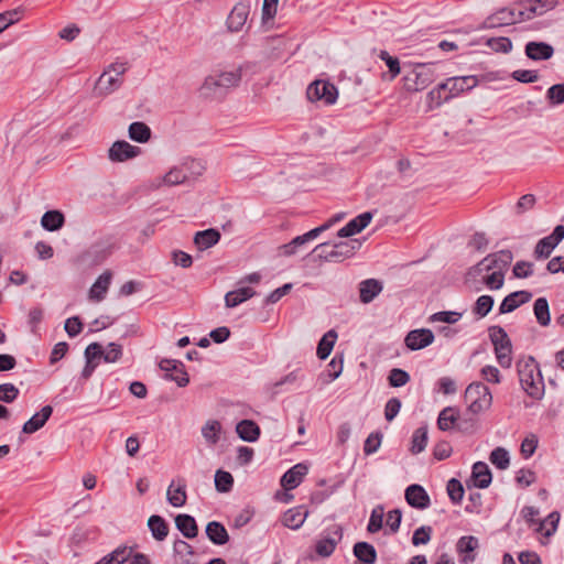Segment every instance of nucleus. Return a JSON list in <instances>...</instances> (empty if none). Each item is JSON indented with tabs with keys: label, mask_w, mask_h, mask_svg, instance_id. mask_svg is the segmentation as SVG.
I'll return each mask as SVG.
<instances>
[{
	"label": "nucleus",
	"mask_w": 564,
	"mask_h": 564,
	"mask_svg": "<svg viewBox=\"0 0 564 564\" xmlns=\"http://www.w3.org/2000/svg\"><path fill=\"white\" fill-rule=\"evenodd\" d=\"M307 473V467L303 464H296L290 468L281 478V486L285 490H292L296 488L303 480V477Z\"/></svg>",
	"instance_id": "nucleus-24"
},
{
	"label": "nucleus",
	"mask_w": 564,
	"mask_h": 564,
	"mask_svg": "<svg viewBox=\"0 0 564 564\" xmlns=\"http://www.w3.org/2000/svg\"><path fill=\"white\" fill-rule=\"evenodd\" d=\"M564 238V226L557 225L550 236L540 239L534 248L535 259H547Z\"/></svg>",
	"instance_id": "nucleus-12"
},
{
	"label": "nucleus",
	"mask_w": 564,
	"mask_h": 564,
	"mask_svg": "<svg viewBox=\"0 0 564 564\" xmlns=\"http://www.w3.org/2000/svg\"><path fill=\"white\" fill-rule=\"evenodd\" d=\"M489 337L498 364L503 368H509L512 364V345L507 332L500 326H492L489 328Z\"/></svg>",
	"instance_id": "nucleus-6"
},
{
	"label": "nucleus",
	"mask_w": 564,
	"mask_h": 564,
	"mask_svg": "<svg viewBox=\"0 0 564 564\" xmlns=\"http://www.w3.org/2000/svg\"><path fill=\"white\" fill-rule=\"evenodd\" d=\"M220 239L218 230L209 228L195 234L194 243L199 250H206L215 246Z\"/></svg>",
	"instance_id": "nucleus-32"
},
{
	"label": "nucleus",
	"mask_w": 564,
	"mask_h": 564,
	"mask_svg": "<svg viewBox=\"0 0 564 564\" xmlns=\"http://www.w3.org/2000/svg\"><path fill=\"white\" fill-rule=\"evenodd\" d=\"M175 525L181 533L187 538L193 539L198 534V527L195 519L189 514H178L175 517Z\"/></svg>",
	"instance_id": "nucleus-33"
},
{
	"label": "nucleus",
	"mask_w": 564,
	"mask_h": 564,
	"mask_svg": "<svg viewBox=\"0 0 564 564\" xmlns=\"http://www.w3.org/2000/svg\"><path fill=\"white\" fill-rule=\"evenodd\" d=\"M308 516V511L302 507H295L284 512L282 523L286 528L296 530L301 528Z\"/></svg>",
	"instance_id": "nucleus-27"
},
{
	"label": "nucleus",
	"mask_w": 564,
	"mask_h": 564,
	"mask_svg": "<svg viewBox=\"0 0 564 564\" xmlns=\"http://www.w3.org/2000/svg\"><path fill=\"white\" fill-rule=\"evenodd\" d=\"M491 464H494L498 469H507L510 465V457L503 447H496L489 456Z\"/></svg>",
	"instance_id": "nucleus-47"
},
{
	"label": "nucleus",
	"mask_w": 564,
	"mask_h": 564,
	"mask_svg": "<svg viewBox=\"0 0 564 564\" xmlns=\"http://www.w3.org/2000/svg\"><path fill=\"white\" fill-rule=\"evenodd\" d=\"M524 52L528 58L540 62L550 59L554 54V48L549 43L532 41L525 44Z\"/></svg>",
	"instance_id": "nucleus-17"
},
{
	"label": "nucleus",
	"mask_w": 564,
	"mask_h": 564,
	"mask_svg": "<svg viewBox=\"0 0 564 564\" xmlns=\"http://www.w3.org/2000/svg\"><path fill=\"white\" fill-rule=\"evenodd\" d=\"M187 176L183 170L174 167L170 170L164 176V183L167 185H178L186 181Z\"/></svg>",
	"instance_id": "nucleus-62"
},
{
	"label": "nucleus",
	"mask_w": 564,
	"mask_h": 564,
	"mask_svg": "<svg viewBox=\"0 0 564 564\" xmlns=\"http://www.w3.org/2000/svg\"><path fill=\"white\" fill-rule=\"evenodd\" d=\"M382 290V284L376 279H368L359 284L360 301L370 303Z\"/></svg>",
	"instance_id": "nucleus-29"
},
{
	"label": "nucleus",
	"mask_w": 564,
	"mask_h": 564,
	"mask_svg": "<svg viewBox=\"0 0 564 564\" xmlns=\"http://www.w3.org/2000/svg\"><path fill=\"white\" fill-rule=\"evenodd\" d=\"M511 77L517 82L529 84L536 82L539 74L536 70L517 69L512 72Z\"/></svg>",
	"instance_id": "nucleus-60"
},
{
	"label": "nucleus",
	"mask_w": 564,
	"mask_h": 564,
	"mask_svg": "<svg viewBox=\"0 0 564 564\" xmlns=\"http://www.w3.org/2000/svg\"><path fill=\"white\" fill-rule=\"evenodd\" d=\"M111 252V246L95 245L84 254V259L90 264L97 265L104 262Z\"/></svg>",
	"instance_id": "nucleus-36"
},
{
	"label": "nucleus",
	"mask_w": 564,
	"mask_h": 564,
	"mask_svg": "<svg viewBox=\"0 0 564 564\" xmlns=\"http://www.w3.org/2000/svg\"><path fill=\"white\" fill-rule=\"evenodd\" d=\"M517 367L519 380L525 393L534 400L542 399L545 386L540 366L534 357L522 358L518 361Z\"/></svg>",
	"instance_id": "nucleus-1"
},
{
	"label": "nucleus",
	"mask_w": 564,
	"mask_h": 564,
	"mask_svg": "<svg viewBox=\"0 0 564 564\" xmlns=\"http://www.w3.org/2000/svg\"><path fill=\"white\" fill-rule=\"evenodd\" d=\"M140 153L141 149L139 147L131 145L129 142L123 140H118L109 148L108 159L116 163L124 162L138 156Z\"/></svg>",
	"instance_id": "nucleus-14"
},
{
	"label": "nucleus",
	"mask_w": 564,
	"mask_h": 564,
	"mask_svg": "<svg viewBox=\"0 0 564 564\" xmlns=\"http://www.w3.org/2000/svg\"><path fill=\"white\" fill-rule=\"evenodd\" d=\"M159 367L165 372V378L175 381L178 387H185L188 384L189 378L182 361L162 359Z\"/></svg>",
	"instance_id": "nucleus-13"
},
{
	"label": "nucleus",
	"mask_w": 564,
	"mask_h": 564,
	"mask_svg": "<svg viewBox=\"0 0 564 564\" xmlns=\"http://www.w3.org/2000/svg\"><path fill=\"white\" fill-rule=\"evenodd\" d=\"M254 295L256 291L252 288L243 286L238 290L227 292L225 295V305L229 308L236 307Z\"/></svg>",
	"instance_id": "nucleus-28"
},
{
	"label": "nucleus",
	"mask_w": 564,
	"mask_h": 564,
	"mask_svg": "<svg viewBox=\"0 0 564 564\" xmlns=\"http://www.w3.org/2000/svg\"><path fill=\"white\" fill-rule=\"evenodd\" d=\"M206 535L214 544L217 545H224L229 541V534L226 528L218 521L207 523Z\"/></svg>",
	"instance_id": "nucleus-30"
},
{
	"label": "nucleus",
	"mask_w": 564,
	"mask_h": 564,
	"mask_svg": "<svg viewBox=\"0 0 564 564\" xmlns=\"http://www.w3.org/2000/svg\"><path fill=\"white\" fill-rule=\"evenodd\" d=\"M241 80V70L223 72L217 75H209L205 78L200 91L205 96L216 94L219 89L235 87Z\"/></svg>",
	"instance_id": "nucleus-8"
},
{
	"label": "nucleus",
	"mask_w": 564,
	"mask_h": 564,
	"mask_svg": "<svg viewBox=\"0 0 564 564\" xmlns=\"http://www.w3.org/2000/svg\"><path fill=\"white\" fill-rule=\"evenodd\" d=\"M475 487L485 489L491 482V471L486 463L477 462L473 466Z\"/></svg>",
	"instance_id": "nucleus-35"
},
{
	"label": "nucleus",
	"mask_w": 564,
	"mask_h": 564,
	"mask_svg": "<svg viewBox=\"0 0 564 564\" xmlns=\"http://www.w3.org/2000/svg\"><path fill=\"white\" fill-rule=\"evenodd\" d=\"M494 306V299L490 295H481L477 299L473 308L474 314L485 317Z\"/></svg>",
	"instance_id": "nucleus-52"
},
{
	"label": "nucleus",
	"mask_w": 564,
	"mask_h": 564,
	"mask_svg": "<svg viewBox=\"0 0 564 564\" xmlns=\"http://www.w3.org/2000/svg\"><path fill=\"white\" fill-rule=\"evenodd\" d=\"M434 79L435 74L430 64H416L404 75L403 86L406 91L416 93L425 89Z\"/></svg>",
	"instance_id": "nucleus-5"
},
{
	"label": "nucleus",
	"mask_w": 564,
	"mask_h": 564,
	"mask_svg": "<svg viewBox=\"0 0 564 564\" xmlns=\"http://www.w3.org/2000/svg\"><path fill=\"white\" fill-rule=\"evenodd\" d=\"M306 96L311 101H323L329 106L336 102L338 90L334 84L317 79L308 85Z\"/></svg>",
	"instance_id": "nucleus-10"
},
{
	"label": "nucleus",
	"mask_w": 564,
	"mask_h": 564,
	"mask_svg": "<svg viewBox=\"0 0 564 564\" xmlns=\"http://www.w3.org/2000/svg\"><path fill=\"white\" fill-rule=\"evenodd\" d=\"M521 2L523 11L525 15H528L525 21L531 20L536 15H542L546 11L555 8L557 3L556 0H525Z\"/></svg>",
	"instance_id": "nucleus-22"
},
{
	"label": "nucleus",
	"mask_w": 564,
	"mask_h": 564,
	"mask_svg": "<svg viewBox=\"0 0 564 564\" xmlns=\"http://www.w3.org/2000/svg\"><path fill=\"white\" fill-rule=\"evenodd\" d=\"M128 132H129L130 139H132L133 141L140 142V143H144V142L149 141L151 138L150 128L144 122H141V121L132 122L129 126Z\"/></svg>",
	"instance_id": "nucleus-43"
},
{
	"label": "nucleus",
	"mask_w": 564,
	"mask_h": 564,
	"mask_svg": "<svg viewBox=\"0 0 564 564\" xmlns=\"http://www.w3.org/2000/svg\"><path fill=\"white\" fill-rule=\"evenodd\" d=\"M383 516H384V512H383L382 506H377L376 508L372 509L370 519H369V523L367 525V531L369 533H377L378 531H380L382 529Z\"/></svg>",
	"instance_id": "nucleus-49"
},
{
	"label": "nucleus",
	"mask_w": 564,
	"mask_h": 564,
	"mask_svg": "<svg viewBox=\"0 0 564 564\" xmlns=\"http://www.w3.org/2000/svg\"><path fill=\"white\" fill-rule=\"evenodd\" d=\"M462 317V314L458 312H452V311H444V312H437L434 313L430 319L432 322H442L447 324H455L458 322Z\"/></svg>",
	"instance_id": "nucleus-58"
},
{
	"label": "nucleus",
	"mask_w": 564,
	"mask_h": 564,
	"mask_svg": "<svg viewBox=\"0 0 564 564\" xmlns=\"http://www.w3.org/2000/svg\"><path fill=\"white\" fill-rule=\"evenodd\" d=\"M475 422L469 419L460 420L459 410L454 406L444 408L437 419V426L441 431H449L457 427L459 431H467L469 427H474Z\"/></svg>",
	"instance_id": "nucleus-11"
},
{
	"label": "nucleus",
	"mask_w": 564,
	"mask_h": 564,
	"mask_svg": "<svg viewBox=\"0 0 564 564\" xmlns=\"http://www.w3.org/2000/svg\"><path fill=\"white\" fill-rule=\"evenodd\" d=\"M249 15V6L245 3H237L227 19L228 29L231 32H238L246 24Z\"/></svg>",
	"instance_id": "nucleus-23"
},
{
	"label": "nucleus",
	"mask_w": 564,
	"mask_h": 564,
	"mask_svg": "<svg viewBox=\"0 0 564 564\" xmlns=\"http://www.w3.org/2000/svg\"><path fill=\"white\" fill-rule=\"evenodd\" d=\"M337 334L334 329L328 330L319 340L317 346V356L319 359H326L335 345Z\"/></svg>",
	"instance_id": "nucleus-44"
},
{
	"label": "nucleus",
	"mask_w": 564,
	"mask_h": 564,
	"mask_svg": "<svg viewBox=\"0 0 564 564\" xmlns=\"http://www.w3.org/2000/svg\"><path fill=\"white\" fill-rule=\"evenodd\" d=\"M445 84L447 86L449 96L453 98L466 90H470L476 87L478 79L476 76H457L447 78Z\"/></svg>",
	"instance_id": "nucleus-16"
},
{
	"label": "nucleus",
	"mask_w": 564,
	"mask_h": 564,
	"mask_svg": "<svg viewBox=\"0 0 564 564\" xmlns=\"http://www.w3.org/2000/svg\"><path fill=\"white\" fill-rule=\"evenodd\" d=\"M65 223L64 215L58 210H48L44 213L41 225L48 231H55L63 227Z\"/></svg>",
	"instance_id": "nucleus-41"
},
{
	"label": "nucleus",
	"mask_w": 564,
	"mask_h": 564,
	"mask_svg": "<svg viewBox=\"0 0 564 564\" xmlns=\"http://www.w3.org/2000/svg\"><path fill=\"white\" fill-rule=\"evenodd\" d=\"M372 213L366 212L351 219L346 226L340 228L337 232L338 237H351L364 230L371 221Z\"/></svg>",
	"instance_id": "nucleus-20"
},
{
	"label": "nucleus",
	"mask_w": 564,
	"mask_h": 564,
	"mask_svg": "<svg viewBox=\"0 0 564 564\" xmlns=\"http://www.w3.org/2000/svg\"><path fill=\"white\" fill-rule=\"evenodd\" d=\"M534 315L536 318V322L545 327L550 325L551 322V315H550V306L549 302L545 297H539L535 300L533 305Z\"/></svg>",
	"instance_id": "nucleus-42"
},
{
	"label": "nucleus",
	"mask_w": 564,
	"mask_h": 564,
	"mask_svg": "<svg viewBox=\"0 0 564 564\" xmlns=\"http://www.w3.org/2000/svg\"><path fill=\"white\" fill-rule=\"evenodd\" d=\"M525 15L522 2L514 3L507 8H501L495 13L490 14L484 22V28L495 29L516 24L525 21Z\"/></svg>",
	"instance_id": "nucleus-4"
},
{
	"label": "nucleus",
	"mask_w": 564,
	"mask_h": 564,
	"mask_svg": "<svg viewBox=\"0 0 564 564\" xmlns=\"http://www.w3.org/2000/svg\"><path fill=\"white\" fill-rule=\"evenodd\" d=\"M427 106L430 109L440 107L443 102L449 100L452 97L449 96V93L447 91V86L444 83H441L437 85L434 89H432L427 94Z\"/></svg>",
	"instance_id": "nucleus-38"
},
{
	"label": "nucleus",
	"mask_w": 564,
	"mask_h": 564,
	"mask_svg": "<svg viewBox=\"0 0 564 564\" xmlns=\"http://www.w3.org/2000/svg\"><path fill=\"white\" fill-rule=\"evenodd\" d=\"M52 413L53 408L51 405L43 406L40 412L35 413L23 424L22 432L25 434L35 433L45 425Z\"/></svg>",
	"instance_id": "nucleus-25"
},
{
	"label": "nucleus",
	"mask_w": 564,
	"mask_h": 564,
	"mask_svg": "<svg viewBox=\"0 0 564 564\" xmlns=\"http://www.w3.org/2000/svg\"><path fill=\"white\" fill-rule=\"evenodd\" d=\"M148 527L158 541H163L169 534V525L161 516H151L148 520Z\"/></svg>",
	"instance_id": "nucleus-39"
},
{
	"label": "nucleus",
	"mask_w": 564,
	"mask_h": 564,
	"mask_svg": "<svg viewBox=\"0 0 564 564\" xmlns=\"http://www.w3.org/2000/svg\"><path fill=\"white\" fill-rule=\"evenodd\" d=\"M127 70L126 64H111L98 78L95 91L98 95H109L117 90L122 84V75Z\"/></svg>",
	"instance_id": "nucleus-7"
},
{
	"label": "nucleus",
	"mask_w": 564,
	"mask_h": 564,
	"mask_svg": "<svg viewBox=\"0 0 564 564\" xmlns=\"http://www.w3.org/2000/svg\"><path fill=\"white\" fill-rule=\"evenodd\" d=\"M410 381V375L400 368H393L388 376V382L393 388L405 386Z\"/></svg>",
	"instance_id": "nucleus-50"
},
{
	"label": "nucleus",
	"mask_w": 564,
	"mask_h": 564,
	"mask_svg": "<svg viewBox=\"0 0 564 564\" xmlns=\"http://www.w3.org/2000/svg\"><path fill=\"white\" fill-rule=\"evenodd\" d=\"M343 538V528L334 525L333 536L324 538L316 542L315 551L319 556L327 557L333 554L336 545Z\"/></svg>",
	"instance_id": "nucleus-21"
},
{
	"label": "nucleus",
	"mask_w": 564,
	"mask_h": 564,
	"mask_svg": "<svg viewBox=\"0 0 564 564\" xmlns=\"http://www.w3.org/2000/svg\"><path fill=\"white\" fill-rule=\"evenodd\" d=\"M427 444V429L426 427H420L415 430L412 436V446L411 452L412 454H419L423 452Z\"/></svg>",
	"instance_id": "nucleus-48"
},
{
	"label": "nucleus",
	"mask_w": 564,
	"mask_h": 564,
	"mask_svg": "<svg viewBox=\"0 0 564 564\" xmlns=\"http://www.w3.org/2000/svg\"><path fill=\"white\" fill-rule=\"evenodd\" d=\"M362 242L360 239H350L347 241H340L330 246L329 243H321L315 248L318 251V258L329 262H340L347 258H350L355 252L360 249Z\"/></svg>",
	"instance_id": "nucleus-2"
},
{
	"label": "nucleus",
	"mask_w": 564,
	"mask_h": 564,
	"mask_svg": "<svg viewBox=\"0 0 564 564\" xmlns=\"http://www.w3.org/2000/svg\"><path fill=\"white\" fill-rule=\"evenodd\" d=\"M382 434L380 432L371 433L365 441L364 452L366 455L373 454L381 445Z\"/></svg>",
	"instance_id": "nucleus-57"
},
{
	"label": "nucleus",
	"mask_w": 564,
	"mask_h": 564,
	"mask_svg": "<svg viewBox=\"0 0 564 564\" xmlns=\"http://www.w3.org/2000/svg\"><path fill=\"white\" fill-rule=\"evenodd\" d=\"M513 260V254L510 250H500L488 254L479 261L470 272L480 273L482 271H500L505 274Z\"/></svg>",
	"instance_id": "nucleus-9"
},
{
	"label": "nucleus",
	"mask_w": 564,
	"mask_h": 564,
	"mask_svg": "<svg viewBox=\"0 0 564 564\" xmlns=\"http://www.w3.org/2000/svg\"><path fill=\"white\" fill-rule=\"evenodd\" d=\"M406 502L416 509H425L430 506V497L425 489L420 485H411L405 489Z\"/></svg>",
	"instance_id": "nucleus-19"
},
{
	"label": "nucleus",
	"mask_w": 564,
	"mask_h": 564,
	"mask_svg": "<svg viewBox=\"0 0 564 564\" xmlns=\"http://www.w3.org/2000/svg\"><path fill=\"white\" fill-rule=\"evenodd\" d=\"M478 547V540L473 536H462L457 542V551L462 554H466L463 558L465 563L473 562L475 554L473 552Z\"/></svg>",
	"instance_id": "nucleus-40"
},
{
	"label": "nucleus",
	"mask_w": 564,
	"mask_h": 564,
	"mask_svg": "<svg viewBox=\"0 0 564 564\" xmlns=\"http://www.w3.org/2000/svg\"><path fill=\"white\" fill-rule=\"evenodd\" d=\"M220 431H221V425L216 420L208 421L202 427V434H203L204 438L212 445H215L219 441Z\"/></svg>",
	"instance_id": "nucleus-45"
},
{
	"label": "nucleus",
	"mask_w": 564,
	"mask_h": 564,
	"mask_svg": "<svg viewBox=\"0 0 564 564\" xmlns=\"http://www.w3.org/2000/svg\"><path fill=\"white\" fill-rule=\"evenodd\" d=\"M174 481L167 488V501L173 507H183L186 503V485L184 479L177 480V488L173 489Z\"/></svg>",
	"instance_id": "nucleus-34"
},
{
	"label": "nucleus",
	"mask_w": 564,
	"mask_h": 564,
	"mask_svg": "<svg viewBox=\"0 0 564 564\" xmlns=\"http://www.w3.org/2000/svg\"><path fill=\"white\" fill-rule=\"evenodd\" d=\"M487 46L497 53H509L512 50V42L509 37H491L487 41Z\"/></svg>",
	"instance_id": "nucleus-51"
},
{
	"label": "nucleus",
	"mask_w": 564,
	"mask_h": 564,
	"mask_svg": "<svg viewBox=\"0 0 564 564\" xmlns=\"http://www.w3.org/2000/svg\"><path fill=\"white\" fill-rule=\"evenodd\" d=\"M538 438L535 435L532 434L522 441L520 452L524 458H529L534 454Z\"/></svg>",
	"instance_id": "nucleus-64"
},
{
	"label": "nucleus",
	"mask_w": 564,
	"mask_h": 564,
	"mask_svg": "<svg viewBox=\"0 0 564 564\" xmlns=\"http://www.w3.org/2000/svg\"><path fill=\"white\" fill-rule=\"evenodd\" d=\"M354 554L365 564H372L377 560L376 549L368 542H357L354 545Z\"/></svg>",
	"instance_id": "nucleus-37"
},
{
	"label": "nucleus",
	"mask_w": 564,
	"mask_h": 564,
	"mask_svg": "<svg viewBox=\"0 0 564 564\" xmlns=\"http://www.w3.org/2000/svg\"><path fill=\"white\" fill-rule=\"evenodd\" d=\"M112 273L107 270L100 274L89 290V299L94 301H102L111 283Z\"/></svg>",
	"instance_id": "nucleus-26"
},
{
	"label": "nucleus",
	"mask_w": 564,
	"mask_h": 564,
	"mask_svg": "<svg viewBox=\"0 0 564 564\" xmlns=\"http://www.w3.org/2000/svg\"><path fill=\"white\" fill-rule=\"evenodd\" d=\"M20 20V11L18 9L9 10L3 13H0V33L14 24Z\"/></svg>",
	"instance_id": "nucleus-61"
},
{
	"label": "nucleus",
	"mask_w": 564,
	"mask_h": 564,
	"mask_svg": "<svg viewBox=\"0 0 564 564\" xmlns=\"http://www.w3.org/2000/svg\"><path fill=\"white\" fill-rule=\"evenodd\" d=\"M532 299L529 291H516L507 295L500 304L499 312L501 314L511 313L522 304L528 303Z\"/></svg>",
	"instance_id": "nucleus-18"
},
{
	"label": "nucleus",
	"mask_w": 564,
	"mask_h": 564,
	"mask_svg": "<svg viewBox=\"0 0 564 564\" xmlns=\"http://www.w3.org/2000/svg\"><path fill=\"white\" fill-rule=\"evenodd\" d=\"M432 528L427 525H423L417 528L412 536L413 545L417 546L421 544H426L431 540Z\"/></svg>",
	"instance_id": "nucleus-59"
},
{
	"label": "nucleus",
	"mask_w": 564,
	"mask_h": 564,
	"mask_svg": "<svg viewBox=\"0 0 564 564\" xmlns=\"http://www.w3.org/2000/svg\"><path fill=\"white\" fill-rule=\"evenodd\" d=\"M434 334L429 328H419L410 330L405 338L404 344L410 350H420L430 346L434 341Z\"/></svg>",
	"instance_id": "nucleus-15"
},
{
	"label": "nucleus",
	"mask_w": 564,
	"mask_h": 564,
	"mask_svg": "<svg viewBox=\"0 0 564 564\" xmlns=\"http://www.w3.org/2000/svg\"><path fill=\"white\" fill-rule=\"evenodd\" d=\"M238 436L246 442H254L259 438L260 427L251 420H242L236 426Z\"/></svg>",
	"instance_id": "nucleus-31"
},
{
	"label": "nucleus",
	"mask_w": 564,
	"mask_h": 564,
	"mask_svg": "<svg viewBox=\"0 0 564 564\" xmlns=\"http://www.w3.org/2000/svg\"><path fill=\"white\" fill-rule=\"evenodd\" d=\"M234 485V477L225 470H217L215 474V487L219 492H229Z\"/></svg>",
	"instance_id": "nucleus-46"
},
{
	"label": "nucleus",
	"mask_w": 564,
	"mask_h": 564,
	"mask_svg": "<svg viewBox=\"0 0 564 564\" xmlns=\"http://www.w3.org/2000/svg\"><path fill=\"white\" fill-rule=\"evenodd\" d=\"M447 494L454 503H459L464 497V487L462 482L455 478H452L447 482Z\"/></svg>",
	"instance_id": "nucleus-55"
},
{
	"label": "nucleus",
	"mask_w": 564,
	"mask_h": 564,
	"mask_svg": "<svg viewBox=\"0 0 564 564\" xmlns=\"http://www.w3.org/2000/svg\"><path fill=\"white\" fill-rule=\"evenodd\" d=\"M19 395V389L12 383L0 384V401L6 403L13 402Z\"/></svg>",
	"instance_id": "nucleus-56"
},
{
	"label": "nucleus",
	"mask_w": 564,
	"mask_h": 564,
	"mask_svg": "<svg viewBox=\"0 0 564 564\" xmlns=\"http://www.w3.org/2000/svg\"><path fill=\"white\" fill-rule=\"evenodd\" d=\"M467 411L474 415L487 411L492 403V395L487 386L481 382L470 383L465 391Z\"/></svg>",
	"instance_id": "nucleus-3"
},
{
	"label": "nucleus",
	"mask_w": 564,
	"mask_h": 564,
	"mask_svg": "<svg viewBox=\"0 0 564 564\" xmlns=\"http://www.w3.org/2000/svg\"><path fill=\"white\" fill-rule=\"evenodd\" d=\"M484 283L490 290H499L503 286L505 274L500 271H494L491 274L484 279Z\"/></svg>",
	"instance_id": "nucleus-63"
},
{
	"label": "nucleus",
	"mask_w": 564,
	"mask_h": 564,
	"mask_svg": "<svg viewBox=\"0 0 564 564\" xmlns=\"http://www.w3.org/2000/svg\"><path fill=\"white\" fill-rule=\"evenodd\" d=\"M546 98L552 106L562 105L564 102V83L551 86L546 91Z\"/></svg>",
	"instance_id": "nucleus-54"
},
{
	"label": "nucleus",
	"mask_w": 564,
	"mask_h": 564,
	"mask_svg": "<svg viewBox=\"0 0 564 564\" xmlns=\"http://www.w3.org/2000/svg\"><path fill=\"white\" fill-rule=\"evenodd\" d=\"M558 521H560V513L554 511L549 514V517L546 518L545 521H541L538 523L536 531L542 533L545 528V522H549L550 528L545 530L543 535L545 538H550L556 531Z\"/></svg>",
	"instance_id": "nucleus-53"
}]
</instances>
